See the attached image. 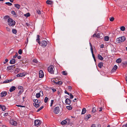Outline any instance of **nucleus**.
I'll list each match as a JSON object with an SVG mask.
<instances>
[{
	"label": "nucleus",
	"mask_w": 127,
	"mask_h": 127,
	"mask_svg": "<svg viewBox=\"0 0 127 127\" xmlns=\"http://www.w3.org/2000/svg\"><path fill=\"white\" fill-rule=\"evenodd\" d=\"M126 40V38L124 36H122L117 38L116 39V41L118 43L123 42Z\"/></svg>",
	"instance_id": "nucleus-1"
},
{
	"label": "nucleus",
	"mask_w": 127,
	"mask_h": 127,
	"mask_svg": "<svg viewBox=\"0 0 127 127\" xmlns=\"http://www.w3.org/2000/svg\"><path fill=\"white\" fill-rule=\"evenodd\" d=\"M8 24L10 26H13L15 25V22L13 20L9 18L8 20Z\"/></svg>",
	"instance_id": "nucleus-2"
},
{
	"label": "nucleus",
	"mask_w": 127,
	"mask_h": 127,
	"mask_svg": "<svg viewBox=\"0 0 127 127\" xmlns=\"http://www.w3.org/2000/svg\"><path fill=\"white\" fill-rule=\"evenodd\" d=\"M54 66L50 65L48 67V70L50 73L51 74H54Z\"/></svg>",
	"instance_id": "nucleus-3"
},
{
	"label": "nucleus",
	"mask_w": 127,
	"mask_h": 127,
	"mask_svg": "<svg viewBox=\"0 0 127 127\" xmlns=\"http://www.w3.org/2000/svg\"><path fill=\"white\" fill-rule=\"evenodd\" d=\"M38 44L41 46L43 47H44L47 46V43L46 41L43 40L40 42Z\"/></svg>",
	"instance_id": "nucleus-4"
},
{
	"label": "nucleus",
	"mask_w": 127,
	"mask_h": 127,
	"mask_svg": "<svg viewBox=\"0 0 127 127\" xmlns=\"http://www.w3.org/2000/svg\"><path fill=\"white\" fill-rule=\"evenodd\" d=\"M60 107L59 106L55 107L54 110V112L55 114H58L60 111Z\"/></svg>",
	"instance_id": "nucleus-5"
},
{
	"label": "nucleus",
	"mask_w": 127,
	"mask_h": 127,
	"mask_svg": "<svg viewBox=\"0 0 127 127\" xmlns=\"http://www.w3.org/2000/svg\"><path fill=\"white\" fill-rule=\"evenodd\" d=\"M52 82L54 84H58V85H62L63 84V82L61 81H60L59 80L57 81H55L53 80Z\"/></svg>",
	"instance_id": "nucleus-6"
},
{
	"label": "nucleus",
	"mask_w": 127,
	"mask_h": 127,
	"mask_svg": "<svg viewBox=\"0 0 127 127\" xmlns=\"http://www.w3.org/2000/svg\"><path fill=\"white\" fill-rule=\"evenodd\" d=\"M35 126H38L41 124L40 121L39 120H35L34 122Z\"/></svg>",
	"instance_id": "nucleus-7"
},
{
	"label": "nucleus",
	"mask_w": 127,
	"mask_h": 127,
	"mask_svg": "<svg viewBox=\"0 0 127 127\" xmlns=\"http://www.w3.org/2000/svg\"><path fill=\"white\" fill-rule=\"evenodd\" d=\"M20 88L19 87V92L18 94V96L20 95L23 92V87L21 86H20Z\"/></svg>",
	"instance_id": "nucleus-8"
},
{
	"label": "nucleus",
	"mask_w": 127,
	"mask_h": 127,
	"mask_svg": "<svg viewBox=\"0 0 127 127\" xmlns=\"http://www.w3.org/2000/svg\"><path fill=\"white\" fill-rule=\"evenodd\" d=\"M10 124L12 125L16 126L17 125V122L13 120H11L10 121Z\"/></svg>",
	"instance_id": "nucleus-9"
},
{
	"label": "nucleus",
	"mask_w": 127,
	"mask_h": 127,
	"mask_svg": "<svg viewBox=\"0 0 127 127\" xmlns=\"http://www.w3.org/2000/svg\"><path fill=\"white\" fill-rule=\"evenodd\" d=\"M37 13L39 15L43 16L45 15V13L43 11H41L39 10H38L37 11Z\"/></svg>",
	"instance_id": "nucleus-10"
},
{
	"label": "nucleus",
	"mask_w": 127,
	"mask_h": 127,
	"mask_svg": "<svg viewBox=\"0 0 127 127\" xmlns=\"http://www.w3.org/2000/svg\"><path fill=\"white\" fill-rule=\"evenodd\" d=\"M71 103L70 100L68 98H66L65 100V103L66 104L70 105Z\"/></svg>",
	"instance_id": "nucleus-11"
},
{
	"label": "nucleus",
	"mask_w": 127,
	"mask_h": 127,
	"mask_svg": "<svg viewBox=\"0 0 127 127\" xmlns=\"http://www.w3.org/2000/svg\"><path fill=\"white\" fill-rule=\"evenodd\" d=\"M16 65H17V64H16L13 66H8L7 67V68L8 70H13V69L15 68Z\"/></svg>",
	"instance_id": "nucleus-12"
},
{
	"label": "nucleus",
	"mask_w": 127,
	"mask_h": 127,
	"mask_svg": "<svg viewBox=\"0 0 127 127\" xmlns=\"http://www.w3.org/2000/svg\"><path fill=\"white\" fill-rule=\"evenodd\" d=\"M67 121L69 122V120L68 119H66L65 120L61 122V124L62 125H65L67 123Z\"/></svg>",
	"instance_id": "nucleus-13"
},
{
	"label": "nucleus",
	"mask_w": 127,
	"mask_h": 127,
	"mask_svg": "<svg viewBox=\"0 0 127 127\" xmlns=\"http://www.w3.org/2000/svg\"><path fill=\"white\" fill-rule=\"evenodd\" d=\"M44 74L42 70H40L39 71V77L40 78H42L43 77Z\"/></svg>",
	"instance_id": "nucleus-14"
},
{
	"label": "nucleus",
	"mask_w": 127,
	"mask_h": 127,
	"mask_svg": "<svg viewBox=\"0 0 127 127\" xmlns=\"http://www.w3.org/2000/svg\"><path fill=\"white\" fill-rule=\"evenodd\" d=\"M7 94V92L6 91H3L1 93V96L3 97L5 96Z\"/></svg>",
	"instance_id": "nucleus-15"
},
{
	"label": "nucleus",
	"mask_w": 127,
	"mask_h": 127,
	"mask_svg": "<svg viewBox=\"0 0 127 127\" xmlns=\"http://www.w3.org/2000/svg\"><path fill=\"white\" fill-rule=\"evenodd\" d=\"M15 87L14 86H12L10 87L9 89V91L10 92H11L15 90Z\"/></svg>",
	"instance_id": "nucleus-16"
},
{
	"label": "nucleus",
	"mask_w": 127,
	"mask_h": 127,
	"mask_svg": "<svg viewBox=\"0 0 127 127\" xmlns=\"http://www.w3.org/2000/svg\"><path fill=\"white\" fill-rule=\"evenodd\" d=\"M16 60L14 58L11 60L10 62V64H13L15 63Z\"/></svg>",
	"instance_id": "nucleus-17"
},
{
	"label": "nucleus",
	"mask_w": 127,
	"mask_h": 127,
	"mask_svg": "<svg viewBox=\"0 0 127 127\" xmlns=\"http://www.w3.org/2000/svg\"><path fill=\"white\" fill-rule=\"evenodd\" d=\"M33 105L36 108H38L40 106V104H37L35 103H33Z\"/></svg>",
	"instance_id": "nucleus-18"
},
{
	"label": "nucleus",
	"mask_w": 127,
	"mask_h": 127,
	"mask_svg": "<svg viewBox=\"0 0 127 127\" xmlns=\"http://www.w3.org/2000/svg\"><path fill=\"white\" fill-rule=\"evenodd\" d=\"M118 67L116 65H115L114 67L112 69L111 71L112 72L115 71V70L117 69Z\"/></svg>",
	"instance_id": "nucleus-19"
},
{
	"label": "nucleus",
	"mask_w": 127,
	"mask_h": 127,
	"mask_svg": "<svg viewBox=\"0 0 127 127\" xmlns=\"http://www.w3.org/2000/svg\"><path fill=\"white\" fill-rule=\"evenodd\" d=\"M12 81V79L7 80L3 82V83H6Z\"/></svg>",
	"instance_id": "nucleus-20"
},
{
	"label": "nucleus",
	"mask_w": 127,
	"mask_h": 127,
	"mask_svg": "<svg viewBox=\"0 0 127 127\" xmlns=\"http://www.w3.org/2000/svg\"><path fill=\"white\" fill-rule=\"evenodd\" d=\"M86 110L85 108H83L82 110V112L81 113L82 114H84L86 112Z\"/></svg>",
	"instance_id": "nucleus-21"
},
{
	"label": "nucleus",
	"mask_w": 127,
	"mask_h": 127,
	"mask_svg": "<svg viewBox=\"0 0 127 127\" xmlns=\"http://www.w3.org/2000/svg\"><path fill=\"white\" fill-rule=\"evenodd\" d=\"M98 59L101 60H102L103 59V58L100 54L98 55Z\"/></svg>",
	"instance_id": "nucleus-22"
},
{
	"label": "nucleus",
	"mask_w": 127,
	"mask_h": 127,
	"mask_svg": "<svg viewBox=\"0 0 127 127\" xmlns=\"http://www.w3.org/2000/svg\"><path fill=\"white\" fill-rule=\"evenodd\" d=\"M40 36L39 35H37V38L36 39V41L39 43L40 42Z\"/></svg>",
	"instance_id": "nucleus-23"
},
{
	"label": "nucleus",
	"mask_w": 127,
	"mask_h": 127,
	"mask_svg": "<svg viewBox=\"0 0 127 127\" xmlns=\"http://www.w3.org/2000/svg\"><path fill=\"white\" fill-rule=\"evenodd\" d=\"M91 117V116L89 114L87 115L85 117V119L87 120H88L89 118Z\"/></svg>",
	"instance_id": "nucleus-24"
},
{
	"label": "nucleus",
	"mask_w": 127,
	"mask_h": 127,
	"mask_svg": "<svg viewBox=\"0 0 127 127\" xmlns=\"http://www.w3.org/2000/svg\"><path fill=\"white\" fill-rule=\"evenodd\" d=\"M103 63L100 62L98 64V66L100 68H101L103 66Z\"/></svg>",
	"instance_id": "nucleus-25"
},
{
	"label": "nucleus",
	"mask_w": 127,
	"mask_h": 127,
	"mask_svg": "<svg viewBox=\"0 0 127 127\" xmlns=\"http://www.w3.org/2000/svg\"><path fill=\"white\" fill-rule=\"evenodd\" d=\"M14 6L18 9H19L20 7V5L19 4H15Z\"/></svg>",
	"instance_id": "nucleus-26"
},
{
	"label": "nucleus",
	"mask_w": 127,
	"mask_h": 127,
	"mask_svg": "<svg viewBox=\"0 0 127 127\" xmlns=\"http://www.w3.org/2000/svg\"><path fill=\"white\" fill-rule=\"evenodd\" d=\"M25 75L23 73H21L17 75V77H22Z\"/></svg>",
	"instance_id": "nucleus-27"
},
{
	"label": "nucleus",
	"mask_w": 127,
	"mask_h": 127,
	"mask_svg": "<svg viewBox=\"0 0 127 127\" xmlns=\"http://www.w3.org/2000/svg\"><path fill=\"white\" fill-rule=\"evenodd\" d=\"M109 39V37L108 36H106L104 37V40L105 41H108Z\"/></svg>",
	"instance_id": "nucleus-28"
},
{
	"label": "nucleus",
	"mask_w": 127,
	"mask_h": 127,
	"mask_svg": "<svg viewBox=\"0 0 127 127\" xmlns=\"http://www.w3.org/2000/svg\"><path fill=\"white\" fill-rule=\"evenodd\" d=\"M121 61L122 60L120 58H119L118 59H117L116 61V62L118 63H121Z\"/></svg>",
	"instance_id": "nucleus-29"
},
{
	"label": "nucleus",
	"mask_w": 127,
	"mask_h": 127,
	"mask_svg": "<svg viewBox=\"0 0 127 127\" xmlns=\"http://www.w3.org/2000/svg\"><path fill=\"white\" fill-rule=\"evenodd\" d=\"M46 3L47 4L50 5L52 3V2L51 1L47 0L46 1Z\"/></svg>",
	"instance_id": "nucleus-30"
},
{
	"label": "nucleus",
	"mask_w": 127,
	"mask_h": 127,
	"mask_svg": "<svg viewBox=\"0 0 127 127\" xmlns=\"http://www.w3.org/2000/svg\"><path fill=\"white\" fill-rule=\"evenodd\" d=\"M66 108L69 110H71L72 109V107L71 105L67 106Z\"/></svg>",
	"instance_id": "nucleus-31"
},
{
	"label": "nucleus",
	"mask_w": 127,
	"mask_h": 127,
	"mask_svg": "<svg viewBox=\"0 0 127 127\" xmlns=\"http://www.w3.org/2000/svg\"><path fill=\"white\" fill-rule=\"evenodd\" d=\"M120 30L122 31H124L125 30V28L124 26H122L121 27Z\"/></svg>",
	"instance_id": "nucleus-32"
},
{
	"label": "nucleus",
	"mask_w": 127,
	"mask_h": 127,
	"mask_svg": "<svg viewBox=\"0 0 127 127\" xmlns=\"http://www.w3.org/2000/svg\"><path fill=\"white\" fill-rule=\"evenodd\" d=\"M40 96V93H38L36 94V96L37 98H38Z\"/></svg>",
	"instance_id": "nucleus-33"
},
{
	"label": "nucleus",
	"mask_w": 127,
	"mask_h": 127,
	"mask_svg": "<svg viewBox=\"0 0 127 127\" xmlns=\"http://www.w3.org/2000/svg\"><path fill=\"white\" fill-rule=\"evenodd\" d=\"M96 111V108L95 107H93V108L92 110V113H94Z\"/></svg>",
	"instance_id": "nucleus-34"
},
{
	"label": "nucleus",
	"mask_w": 127,
	"mask_h": 127,
	"mask_svg": "<svg viewBox=\"0 0 127 127\" xmlns=\"http://www.w3.org/2000/svg\"><path fill=\"white\" fill-rule=\"evenodd\" d=\"M114 19V18L113 17L109 18V20L110 21H113Z\"/></svg>",
	"instance_id": "nucleus-35"
},
{
	"label": "nucleus",
	"mask_w": 127,
	"mask_h": 127,
	"mask_svg": "<svg viewBox=\"0 0 127 127\" xmlns=\"http://www.w3.org/2000/svg\"><path fill=\"white\" fill-rule=\"evenodd\" d=\"M48 100V98L47 97H45L44 99V102L45 103H47Z\"/></svg>",
	"instance_id": "nucleus-36"
},
{
	"label": "nucleus",
	"mask_w": 127,
	"mask_h": 127,
	"mask_svg": "<svg viewBox=\"0 0 127 127\" xmlns=\"http://www.w3.org/2000/svg\"><path fill=\"white\" fill-rule=\"evenodd\" d=\"M5 4L8 6H11L12 5V3L9 2H6L5 3Z\"/></svg>",
	"instance_id": "nucleus-37"
},
{
	"label": "nucleus",
	"mask_w": 127,
	"mask_h": 127,
	"mask_svg": "<svg viewBox=\"0 0 127 127\" xmlns=\"http://www.w3.org/2000/svg\"><path fill=\"white\" fill-rule=\"evenodd\" d=\"M44 107L43 106H42L41 107H40V108H39L37 110V112H38L40 111Z\"/></svg>",
	"instance_id": "nucleus-38"
},
{
	"label": "nucleus",
	"mask_w": 127,
	"mask_h": 127,
	"mask_svg": "<svg viewBox=\"0 0 127 127\" xmlns=\"http://www.w3.org/2000/svg\"><path fill=\"white\" fill-rule=\"evenodd\" d=\"M62 74L64 75H66L67 74V73L66 71H63L62 72Z\"/></svg>",
	"instance_id": "nucleus-39"
},
{
	"label": "nucleus",
	"mask_w": 127,
	"mask_h": 127,
	"mask_svg": "<svg viewBox=\"0 0 127 127\" xmlns=\"http://www.w3.org/2000/svg\"><path fill=\"white\" fill-rule=\"evenodd\" d=\"M22 51L21 49H19L18 51V53L19 54H21L22 53Z\"/></svg>",
	"instance_id": "nucleus-40"
},
{
	"label": "nucleus",
	"mask_w": 127,
	"mask_h": 127,
	"mask_svg": "<svg viewBox=\"0 0 127 127\" xmlns=\"http://www.w3.org/2000/svg\"><path fill=\"white\" fill-rule=\"evenodd\" d=\"M12 32L13 33L16 34L17 33V31L16 30L13 29L12 30Z\"/></svg>",
	"instance_id": "nucleus-41"
},
{
	"label": "nucleus",
	"mask_w": 127,
	"mask_h": 127,
	"mask_svg": "<svg viewBox=\"0 0 127 127\" xmlns=\"http://www.w3.org/2000/svg\"><path fill=\"white\" fill-rule=\"evenodd\" d=\"M103 108L102 107L98 108H97V109L100 112L102 110Z\"/></svg>",
	"instance_id": "nucleus-42"
},
{
	"label": "nucleus",
	"mask_w": 127,
	"mask_h": 127,
	"mask_svg": "<svg viewBox=\"0 0 127 127\" xmlns=\"http://www.w3.org/2000/svg\"><path fill=\"white\" fill-rule=\"evenodd\" d=\"M69 96H70V98L71 99H72L73 98V95H72L71 93H70L69 94Z\"/></svg>",
	"instance_id": "nucleus-43"
},
{
	"label": "nucleus",
	"mask_w": 127,
	"mask_h": 127,
	"mask_svg": "<svg viewBox=\"0 0 127 127\" xmlns=\"http://www.w3.org/2000/svg\"><path fill=\"white\" fill-rule=\"evenodd\" d=\"M1 109L3 111H4L5 109V107L4 106H2Z\"/></svg>",
	"instance_id": "nucleus-44"
},
{
	"label": "nucleus",
	"mask_w": 127,
	"mask_h": 127,
	"mask_svg": "<svg viewBox=\"0 0 127 127\" xmlns=\"http://www.w3.org/2000/svg\"><path fill=\"white\" fill-rule=\"evenodd\" d=\"M91 51V52H92V56H93V58L94 59L95 58V55H94V51H93H93Z\"/></svg>",
	"instance_id": "nucleus-45"
},
{
	"label": "nucleus",
	"mask_w": 127,
	"mask_h": 127,
	"mask_svg": "<svg viewBox=\"0 0 127 127\" xmlns=\"http://www.w3.org/2000/svg\"><path fill=\"white\" fill-rule=\"evenodd\" d=\"M18 54L17 52L16 53L15 55L13 56V58H16L18 56Z\"/></svg>",
	"instance_id": "nucleus-46"
},
{
	"label": "nucleus",
	"mask_w": 127,
	"mask_h": 127,
	"mask_svg": "<svg viewBox=\"0 0 127 127\" xmlns=\"http://www.w3.org/2000/svg\"><path fill=\"white\" fill-rule=\"evenodd\" d=\"M33 62L37 64L38 62V61L36 59H34L33 60Z\"/></svg>",
	"instance_id": "nucleus-47"
},
{
	"label": "nucleus",
	"mask_w": 127,
	"mask_h": 127,
	"mask_svg": "<svg viewBox=\"0 0 127 127\" xmlns=\"http://www.w3.org/2000/svg\"><path fill=\"white\" fill-rule=\"evenodd\" d=\"M91 47V51L93 50V47L91 43L90 42L89 43Z\"/></svg>",
	"instance_id": "nucleus-48"
},
{
	"label": "nucleus",
	"mask_w": 127,
	"mask_h": 127,
	"mask_svg": "<svg viewBox=\"0 0 127 127\" xmlns=\"http://www.w3.org/2000/svg\"><path fill=\"white\" fill-rule=\"evenodd\" d=\"M30 14L29 13H27L26 14H24V16H30Z\"/></svg>",
	"instance_id": "nucleus-49"
},
{
	"label": "nucleus",
	"mask_w": 127,
	"mask_h": 127,
	"mask_svg": "<svg viewBox=\"0 0 127 127\" xmlns=\"http://www.w3.org/2000/svg\"><path fill=\"white\" fill-rule=\"evenodd\" d=\"M11 13L13 15H16L15 12L13 11H11Z\"/></svg>",
	"instance_id": "nucleus-50"
},
{
	"label": "nucleus",
	"mask_w": 127,
	"mask_h": 127,
	"mask_svg": "<svg viewBox=\"0 0 127 127\" xmlns=\"http://www.w3.org/2000/svg\"><path fill=\"white\" fill-rule=\"evenodd\" d=\"M54 102V100H51V102L50 104V106H52V104Z\"/></svg>",
	"instance_id": "nucleus-51"
},
{
	"label": "nucleus",
	"mask_w": 127,
	"mask_h": 127,
	"mask_svg": "<svg viewBox=\"0 0 127 127\" xmlns=\"http://www.w3.org/2000/svg\"><path fill=\"white\" fill-rule=\"evenodd\" d=\"M125 66H127V62H125L123 63H122Z\"/></svg>",
	"instance_id": "nucleus-52"
},
{
	"label": "nucleus",
	"mask_w": 127,
	"mask_h": 127,
	"mask_svg": "<svg viewBox=\"0 0 127 127\" xmlns=\"http://www.w3.org/2000/svg\"><path fill=\"white\" fill-rule=\"evenodd\" d=\"M9 16H4L3 19L5 20H7L9 18Z\"/></svg>",
	"instance_id": "nucleus-53"
},
{
	"label": "nucleus",
	"mask_w": 127,
	"mask_h": 127,
	"mask_svg": "<svg viewBox=\"0 0 127 127\" xmlns=\"http://www.w3.org/2000/svg\"><path fill=\"white\" fill-rule=\"evenodd\" d=\"M51 89L53 91V92H55L56 91V89L53 88H52Z\"/></svg>",
	"instance_id": "nucleus-54"
},
{
	"label": "nucleus",
	"mask_w": 127,
	"mask_h": 127,
	"mask_svg": "<svg viewBox=\"0 0 127 127\" xmlns=\"http://www.w3.org/2000/svg\"><path fill=\"white\" fill-rule=\"evenodd\" d=\"M8 61V60L7 59H6L5 60V62H3L4 64H6L7 62Z\"/></svg>",
	"instance_id": "nucleus-55"
},
{
	"label": "nucleus",
	"mask_w": 127,
	"mask_h": 127,
	"mask_svg": "<svg viewBox=\"0 0 127 127\" xmlns=\"http://www.w3.org/2000/svg\"><path fill=\"white\" fill-rule=\"evenodd\" d=\"M38 100L37 99H33V101L35 102V103H37L38 102Z\"/></svg>",
	"instance_id": "nucleus-56"
},
{
	"label": "nucleus",
	"mask_w": 127,
	"mask_h": 127,
	"mask_svg": "<svg viewBox=\"0 0 127 127\" xmlns=\"http://www.w3.org/2000/svg\"><path fill=\"white\" fill-rule=\"evenodd\" d=\"M8 113H6L3 114V115L4 116H7L8 115Z\"/></svg>",
	"instance_id": "nucleus-57"
},
{
	"label": "nucleus",
	"mask_w": 127,
	"mask_h": 127,
	"mask_svg": "<svg viewBox=\"0 0 127 127\" xmlns=\"http://www.w3.org/2000/svg\"><path fill=\"white\" fill-rule=\"evenodd\" d=\"M16 106H18V107H25V106H22V105H17Z\"/></svg>",
	"instance_id": "nucleus-58"
},
{
	"label": "nucleus",
	"mask_w": 127,
	"mask_h": 127,
	"mask_svg": "<svg viewBox=\"0 0 127 127\" xmlns=\"http://www.w3.org/2000/svg\"><path fill=\"white\" fill-rule=\"evenodd\" d=\"M125 76H126L125 80H126V83L127 84V74H126Z\"/></svg>",
	"instance_id": "nucleus-59"
},
{
	"label": "nucleus",
	"mask_w": 127,
	"mask_h": 127,
	"mask_svg": "<svg viewBox=\"0 0 127 127\" xmlns=\"http://www.w3.org/2000/svg\"><path fill=\"white\" fill-rule=\"evenodd\" d=\"M64 93H65L67 94L68 95H69V94L68 93L66 90H65V91Z\"/></svg>",
	"instance_id": "nucleus-60"
},
{
	"label": "nucleus",
	"mask_w": 127,
	"mask_h": 127,
	"mask_svg": "<svg viewBox=\"0 0 127 127\" xmlns=\"http://www.w3.org/2000/svg\"><path fill=\"white\" fill-rule=\"evenodd\" d=\"M68 88L69 90H71V89L72 88L71 86H69L68 87Z\"/></svg>",
	"instance_id": "nucleus-61"
},
{
	"label": "nucleus",
	"mask_w": 127,
	"mask_h": 127,
	"mask_svg": "<svg viewBox=\"0 0 127 127\" xmlns=\"http://www.w3.org/2000/svg\"><path fill=\"white\" fill-rule=\"evenodd\" d=\"M39 93H40V94H42V95L41 96H43V92L42 91H40Z\"/></svg>",
	"instance_id": "nucleus-62"
},
{
	"label": "nucleus",
	"mask_w": 127,
	"mask_h": 127,
	"mask_svg": "<svg viewBox=\"0 0 127 127\" xmlns=\"http://www.w3.org/2000/svg\"><path fill=\"white\" fill-rule=\"evenodd\" d=\"M122 127H127V123H126V124L124 125Z\"/></svg>",
	"instance_id": "nucleus-63"
},
{
	"label": "nucleus",
	"mask_w": 127,
	"mask_h": 127,
	"mask_svg": "<svg viewBox=\"0 0 127 127\" xmlns=\"http://www.w3.org/2000/svg\"><path fill=\"white\" fill-rule=\"evenodd\" d=\"M92 127H96V125L94 124H93L91 126Z\"/></svg>",
	"instance_id": "nucleus-64"
}]
</instances>
